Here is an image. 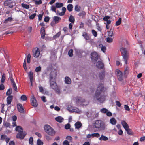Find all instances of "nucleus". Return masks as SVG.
Masks as SVG:
<instances>
[{"label": "nucleus", "mask_w": 145, "mask_h": 145, "mask_svg": "<svg viewBox=\"0 0 145 145\" xmlns=\"http://www.w3.org/2000/svg\"><path fill=\"white\" fill-rule=\"evenodd\" d=\"M57 74L56 70L54 69L51 72L50 77V87L54 89H56L57 85L55 81V78Z\"/></svg>", "instance_id": "nucleus-1"}, {"label": "nucleus", "mask_w": 145, "mask_h": 145, "mask_svg": "<svg viewBox=\"0 0 145 145\" xmlns=\"http://www.w3.org/2000/svg\"><path fill=\"white\" fill-rule=\"evenodd\" d=\"M93 125L94 128L98 129L101 130H104L105 128L104 122L100 120L95 121L93 123Z\"/></svg>", "instance_id": "nucleus-2"}, {"label": "nucleus", "mask_w": 145, "mask_h": 145, "mask_svg": "<svg viewBox=\"0 0 145 145\" xmlns=\"http://www.w3.org/2000/svg\"><path fill=\"white\" fill-rule=\"evenodd\" d=\"M120 50L122 56L123 57V59L125 64H127V61L129 56V53L127 50L126 48H121Z\"/></svg>", "instance_id": "nucleus-3"}, {"label": "nucleus", "mask_w": 145, "mask_h": 145, "mask_svg": "<svg viewBox=\"0 0 145 145\" xmlns=\"http://www.w3.org/2000/svg\"><path fill=\"white\" fill-rule=\"evenodd\" d=\"M44 129L46 132L49 135L53 136L55 134V131L49 125H45L44 127Z\"/></svg>", "instance_id": "nucleus-4"}, {"label": "nucleus", "mask_w": 145, "mask_h": 145, "mask_svg": "<svg viewBox=\"0 0 145 145\" xmlns=\"http://www.w3.org/2000/svg\"><path fill=\"white\" fill-rule=\"evenodd\" d=\"M103 85L102 83L99 84L95 93V96L97 98L96 100H100L99 99L97 98V97L99 96L101 93L103 91Z\"/></svg>", "instance_id": "nucleus-5"}, {"label": "nucleus", "mask_w": 145, "mask_h": 145, "mask_svg": "<svg viewBox=\"0 0 145 145\" xmlns=\"http://www.w3.org/2000/svg\"><path fill=\"white\" fill-rule=\"evenodd\" d=\"M115 74L116 75L118 80L121 81L123 79V74L122 72L119 70L116 69L115 72Z\"/></svg>", "instance_id": "nucleus-6"}, {"label": "nucleus", "mask_w": 145, "mask_h": 145, "mask_svg": "<svg viewBox=\"0 0 145 145\" xmlns=\"http://www.w3.org/2000/svg\"><path fill=\"white\" fill-rule=\"evenodd\" d=\"M32 52L33 53V57L37 58L39 56L40 54V51L38 48L36 47L33 49Z\"/></svg>", "instance_id": "nucleus-7"}, {"label": "nucleus", "mask_w": 145, "mask_h": 145, "mask_svg": "<svg viewBox=\"0 0 145 145\" xmlns=\"http://www.w3.org/2000/svg\"><path fill=\"white\" fill-rule=\"evenodd\" d=\"M76 103L78 106H82L87 105L89 103L88 100H76Z\"/></svg>", "instance_id": "nucleus-8"}, {"label": "nucleus", "mask_w": 145, "mask_h": 145, "mask_svg": "<svg viewBox=\"0 0 145 145\" xmlns=\"http://www.w3.org/2000/svg\"><path fill=\"white\" fill-rule=\"evenodd\" d=\"M91 57L93 61L96 62L98 59V54L95 52H93L91 53Z\"/></svg>", "instance_id": "nucleus-9"}, {"label": "nucleus", "mask_w": 145, "mask_h": 145, "mask_svg": "<svg viewBox=\"0 0 145 145\" xmlns=\"http://www.w3.org/2000/svg\"><path fill=\"white\" fill-rule=\"evenodd\" d=\"M26 134L27 133L26 132H23V131L17 133L16 135V137L18 138H19L21 139H23Z\"/></svg>", "instance_id": "nucleus-10"}, {"label": "nucleus", "mask_w": 145, "mask_h": 145, "mask_svg": "<svg viewBox=\"0 0 145 145\" xmlns=\"http://www.w3.org/2000/svg\"><path fill=\"white\" fill-rule=\"evenodd\" d=\"M67 109L69 111L77 113H79L81 112V111L78 108L75 107H70L68 106L67 108Z\"/></svg>", "instance_id": "nucleus-11"}, {"label": "nucleus", "mask_w": 145, "mask_h": 145, "mask_svg": "<svg viewBox=\"0 0 145 145\" xmlns=\"http://www.w3.org/2000/svg\"><path fill=\"white\" fill-rule=\"evenodd\" d=\"M4 4L5 6H8L10 8L13 7L12 5V2L11 0H8L5 1L4 3Z\"/></svg>", "instance_id": "nucleus-12"}, {"label": "nucleus", "mask_w": 145, "mask_h": 145, "mask_svg": "<svg viewBox=\"0 0 145 145\" xmlns=\"http://www.w3.org/2000/svg\"><path fill=\"white\" fill-rule=\"evenodd\" d=\"M17 108L19 112L21 113H24L25 111L24 109L21 104L20 103L17 104Z\"/></svg>", "instance_id": "nucleus-13"}, {"label": "nucleus", "mask_w": 145, "mask_h": 145, "mask_svg": "<svg viewBox=\"0 0 145 145\" xmlns=\"http://www.w3.org/2000/svg\"><path fill=\"white\" fill-rule=\"evenodd\" d=\"M96 66L98 68L101 69L103 68L104 65L102 61H98L97 63Z\"/></svg>", "instance_id": "nucleus-14"}, {"label": "nucleus", "mask_w": 145, "mask_h": 145, "mask_svg": "<svg viewBox=\"0 0 145 145\" xmlns=\"http://www.w3.org/2000/svg\"><path fill=\"white\" fill-rule=\"evenodd\" d=\"M40 33L41 38L44 39L45 37V33L44 29V27H42L40 29Z\"/></svg>", "instance_id": "nucleus-15"}, {"label": "nucleus", "mask_w": 145, "mask_h": 145, "mask_svg": "<svg viewBox=\"0 0 145 145\" xmlns=\"http://www.w3.org/2000/svg\"><path fill=\"white\" fill-rule=\"evenodd\" d=\"M53 20L54 22L56 23H58L59 22V21L61 20V18L58 16H55L53 18Z\"/></svg>", "instance_id": "nucleus-16"}, {"label": "nucleus", "mask_w": 145, "mask_h": 145, "mask_svg": "<svg viewBox=\"0 0 145 145\" xmlns=\"http://www.w3.org/2000/svg\"><path fill=\"white\" fill-rule=\"evenodd\" d=\"M82 36L86 40H88L90 39V37L89 35L86 32H84L83 33Z\"/></svg>", "instance_id": "nucleus-17"}, {"label": "nucleus", "mask_w": 145, "mask_h": 145, "mask_svg": "<svg viewBox=\"0 0 145 145\" xmlns=\"http://www.w3.org/2000/svg\"><path fill=\"white\" fill-rule=\"evenodd\" d=\"M121 124L125 130L129 128L128 124L124 121L123 120L121 121Z\"/></svg>", "instance_id": "nucleus-18"}, {"label": "nucleus", "mask_w": 145, "mask_h": 145, "mask_svg": "<svg viewBox=\"0 0 145 145\" xmlns=\"http://www.w3.org/2000/svg\"><path fill=\"white\" fill-rule=\"evenodd\" d=\"M74 125L76 128L79 129L82 127V124L80 122L78 121L75 123Z\"/></svg>", "instance_id": "nucleus-19"}, {"label": "nucleus", "mask_w": 145, "mask_h": 145, "mask_svg": "<svg viewBox=\"0 0 145 145\" xmlns=\"http://www.w3.org/2000/svg\"><path fill=\"white\" fill-rule=\"evenodd\" d=\"M105 76V72L104 71H102L99 74V78L101 80L104 79Z\"/></svg>", "instance_id": "nucleus-20"}, {"label": "nucleus", "mask_w": 145, "mask_h": 145, "mask_svg": "<svg viewBox=\"0 0 145 145\" xmlns=\"http://www.w3.org/2000/svg\"><path fill=\"white\" fill-rule=\"evenodd\" d=\"M117 123L116 120L114 118H112L110 120V123L112 125H115Z\"/></svg>", "instance_id": "nucleus-21"}, {"label": "nucleus", "mask_w": 145, "mask_h": 145, "mask_svg": "<svg viewBox=\"0 0 145 145\" xmlns=\"http://www.w3.org/2000/svg\"><path fill=\"white\" fill-rule=\"evenodd\" d=\"M65 82L66 84H70L71 83V80L69 77L66 76L65 78Z\"/></svg>", "instance_id": "nucleus-22"}, {"label": "nucleus", "mask_w": 145, "mask_h": 145, "mask_svg": "<svg viewBox=\"0 0 145 145\" xmlns=\"http://www.w3.org/2000/svg\"><path fill=\"white\" fill-rule=\"evenodd\" d=\"M55 119L56 121L59 123L62 122L63 120V118L59 116L55 118Z\"/></svg>", "instance_id": "nucleus-23"}, {"label": "nucleus", "mask_w": 145, "mask_h": 145, "mask_svg": "<svg viewBox=\"0 0 145 145\" xmlns=\"http://www.w3.org/2000/svg\"><path fill=\"white\" fill-rule=\"evenodd\" d=\"M67 9L69 12H71L72 10L73 6L72 4H69L67 6Z\"/></svg>", "instance_id": "nucleus-24"}, {"label": "nucleus", "mask_w": 145, "mask_h": 145, "mask_svg": "<svg viewBox=\"0 0 145 145\" xmlns=\"http://www.w3.org/2000/svg\"><path fill=\"white\" fill-rule=\"evenodd\" d=\"M108 139V138L107 137L102 135L101 136V137L99 138V140L101 141H106Z\"/></svg>", "instance_id": "nucleus-25"}, {"label": "nucleus", "mask_w": 145, "mask_h": 145, "mask_svg": "<svg viewBox=\"0 0 145 145\" xmlns=\"http://www.w3.org/2000/svg\"><path fill=\"white\" fill-rule=\"evenodd\" d=\"M39 90L40 92L43 93H48V92L46 91L45 89H44L43 87L42 86H40L39 87Z\"/></svg>", "instance_id": "nucleus-26"}, {"label": "nucleus", "mask_w": 145, "mask_h": 145, "mask_svg": "<svg viewBox=\"0 0 145 145\" xmlns=\"http://www.w3.org/2000/svg\"><path fill=\"white\" fill-rule=\"evenodd\" d=\"M31 105L35 107H36L37 106V100H31Z\"/></svg>", "instance_id": "nucleus-27"}, {"label": "nucleus", "mask_w": 145, "mask_h": 145, "mask_svg": "<svg viewBox=\"0 0 145 145\" xmlns=\"http://www.w3.org/2000/svg\"><path fill=\"white\" fill-rule=\"evenodd\" d=\"M68 20L70 22H71L72 23H73L75 21V19L72 15H71L70 16Z\"/></svg>", "instance_id": "nucleus-28"}, {"label": "nucleus", "mask_w": 145, "mask_h": 145, "mask_svg": "<svg viewBox=\"0 0 145 145\" xmlns=\"http://www.w3.org/2000/svg\"><path fill=\"white\" fill-rule=\"evenodd\" d=\"M15 130L16 131L18 132V133L23 131V129L22 127L19 126H17L16 127Z\"/></svg>", "instance_id": "nucleus-29"}, {"label": "nucleus", "mask_w": 145, "mask_h": 145, "mask_svg": "<svg viewBox=\"0 0 145 145\" xmlns=\"http://www.w3.org/2000/svg\"><path fill=\"white\" fill-rule=\"evenodd\" d=\"M55 6L57 8H60L63 6V5L62 3L57 2L55 4Z\"/></svg>", "instance_id": "nucleus-30"}, {"label": "nucleus", "mask_w": 145, "mask_h": 145, "mask_svg": "<svg viewBox=\"0 0 145 145\" xmlns=\"http://www.w3.org/2000/svg\"><path fill=\"white\" fill-rule=\"evenodd\" d=\"M125 130L126 131L127 134L129 135H133V133L131 130L129 128L126 129Z\"/></svg>", "instance_id": "nucleus-31"}, {"label": "nucleus", "mask_w": 145, "mask_h": 145, "mask_svg": "<svg viewBox=\"0 0 145 145\" xmlns=\"http://www.w3.org/2000/svg\"><path fill=\"white\" fill-rule=\"evenodd\" d=\"M31 57V56L30 54H29L26 57L27 61L28 63H29L30 62Z\"/></svg>", "instance_id": "nucleus-32"}, {"label": "nucleus", "mask_w": 145, "mask_h": 145, "mask_svg": "<svg viewBox=\"0 0 145 145\" xmlns=\"http://www.w3.org/2000/svg\"><path fill=\"white\" fill-rule=\"evenodd\" d=\"M21 5L22 7L26 9H28L29 8V5L27 4L22 3Z\"/></svg>", "instance_id": "nucleus-33"}, {"label": "nucleus", "mask_w": 145, "mask_h": 145, "mask_svg": "<svg viewBox=\"0 0 145 145\" xmlns=\"http://www.w3.org/2000/svg\"><path fill=\"white\" fill-rule=\"evenodd\" d=\"M121 18H119L118 20L116 22V26H118L119 25L121 22Z\"/></svg>", "instance_id": "nucleus-34"}, {"label": "nucleus", "mask_w": 145, "mask_h": 145, "mask_svg": "<svg viewBox=\"0 0 145 145\" xmlns=\"http://www.w3.org/2000/svg\"><path fill=\"white\" fill-rule=\"evenodd\" d=\"M73 50L72 49L68 51V54L70 57H72L73 55Z\"/></svg>", "instance_id": "nucleus-35"}, {"label": "nucleus", "mask_w": 145, "mask_h": 145, "mask_svg": "<svg viewBox=\"0 0 145 145\" xmlns=\"http://www.w3.org/2000/svg\"><path fill=\"white\" fill-rule=\"evenodd\" d=\"M12 84V87L13 88L14 90V91H16L17 90V87L16 86V84L15 82L11 83Z\"/></svg>", "instance_id": "nucleus-36"}, {"label": "nucleus", "mask_w": 145, "mask_h": 145, "mask_svg": "<svg viewBox=\"0 0 145 145\" xmlns=\"http://www.w3.org/2000/svg\"><path fill=\"white\" fill-rule=\"evenodd\" d=\"M5 74H3L2 76V77L1 78V82L2 83H4L5 80Z\"/></svg>", "instance_id": "nucleus-37"}, {"label": "nucleus", "mask_w": 145, "mask_h": 145, "mask_svg": "<svg viewBox=\"0 0 145 145\" xmlns=\"http://www.w3.org/2000/svg\"><path fill=\"white\" fill-rule=\"evenodd\" d=\"M12 89L11 88L9 89L6 92V94L8 96L10 95L12 93Z\"/></svg>", "instance_id": "nucleus-38"}, {"label": "nucleus", "mask_w": 145, "mask_h": 145, "mask_svg": "<svg viewBox=\"0 0 145 145\" xmlns=\"http://www.w3.org/2000/svg\"><path fill=\"white\" fill-rule=\"evenodd\" d=\"M108 111V109L105 108H103L100 110V112L103 113H106Z\"/></svg>", "instance_id": "nucleus-39"}, {"label": "nucleus", "mask_w": 145, "mask_h": 145, "mask_svg": "<svg viewBox=\"0 0 145 145\" xmlns=\"http://www.w3.org/2000/svg\"><path fill=\"white\" fill-rule=\"evenodd\" d=\"M12 20V17H9L8 18L5 20L4 22L7 23L8 21L11 22Z\"/></svg>", "instance_id": "nucleus-40"}, {"label": "nucleus", "mask_w": 145, "mask_h": 145, "mask_svg": "<svg viewBox=\"0 0 145 145\" xmlns=\"http://www.w3.org/2000/svg\"><path fill=\"white\" fill-rule=\"evenodd\" d=\"M91 135L92 136V137H96L97 138L98 137L100 136V135L99 133H93L91 134Z\"/></svg>", "instance_id": "nucleus-41"}, {"label": "nucleus", "mask_w": 145, "mask_h": 145, "mask_svg": "<svg viewBox=\"0 0 145 145\" xmlns=\"http://www.w3.org/2000/svg\"><path fill=\"white\" fill-rule=\"evenodd\" d=\"M50 10L52 11L53 12H56V8L57 7L55 6H52L51 7Z\"/></svg>", "instance_id": "nucleus-42"}, {"label": "nucleus", "mask_w": 145, "mask_h": 145, "mask_svg": "<svg viewBox=\"0 0 145 145\" xmlns=\"http://www.w3.org/2000/svg\"><path fill=\"white\" fill-rule=\"evenodd\" d=\"M61 35V32H59L57 33L55 35H54L53 37V38L55 39L58 37L60 36Z\"/></svg>", "instance_id": "nucleus-43"}, {"label": "nucleus", "mask_w": 145, "mask_h": 145, "mask_svg": "<svg viewBox=\"0 0 145 145\" xmlns=\"http://www.w3.org/2000/svg\"><path fill=\"white\" fill-rule=\"evenodd\" d=\"M37 145H43V143L42 141L39 139L37 140Z\"/></svg>", "instance_id": "nucleus-44"}, {"label": "nucleus", "mask_w": 145, "mask_h": 145, "mask_svg": "<svg viewBox=\"0 0 145 145\" xmlns=\"http://www.w3.org/2000/svg\"><path fill=\"white\" fill-rule=\"evenodd\" d=\"M80 7L78 6L77 5H76L75 7V10L77 12H79L80 11Z\"/></svg>", "instance_id": "nucleus-45"}, {"label": "nucleus", "mask_w": 145, "mask_h": 145, "mask_svg": "<svg viewBox=\"0 0 145 145\" xmlns=\"http://www.w3.org/2000/svg\"><path fill=\"white\" fill-rule=\"evenodd\" d=\"M29 143L30 144L32 145L33 144V138L32 137H30L29 138Z\"/></svg>", "instance_id": "nucleus-46"}, {"label": "nucleus", "mask_w": 145, "mask_h": 145, "mask_svg": "<svg viewBox=\"0 0 145 145\" xmlns=\"http://www.w3.org/2000/svg\"><path fill=\"white\" fill-rule=\"evenodd\" d=\"M41 67L40 66H39L37 67L35 69V71L36 72H39L40 71H41Z\"/></svg>", "instance_id": "nucleus-47"}, {"label": "nucleus", "mask_w": 145, "mask_h": 145, "mask_svg": "<svg viewBox=\"0 0 145 145\" xmlns=\"http://www.w3.org/2000/svg\"><path fill=\"white\" fill-rule=\"evenodd\" d=\"M63 30L64 32L65 33L66 35H67L68 33V28L66 27H64L63 29Z\"/></svg>", "instance_id": "nucleus-48"}, {"label": "nucleus", "mask_w": 145, "mask_h": 145, "mask_svg": "<svg viewBox=\"0 0 145 145\" xmlns=\"http://www.w3.org/2000/svg\"><path fill=\"white\" fill-rule=\"evenodd\" d=\"M20 100H27V98L25 95H22L20 98Z\"/></svg>", "instance_id": "nucleus-49"}, {"label": "nucleus", "mask_w": 145, "mask_h": 145, "mask_svg": "<svg viewBox=\"0 0 145 145\" xmlns=\"http://www.w3.org/2000/svg\"><path fill=\"white\" fill-rule=\"evenodd\" d=\"M92 33L93 35L95 37H96L97 36V33L96 31L94 30L93 29L92 30Z\"/></svg>", "instance_id": "nucleus-50"}, {"label": "nucleus", "mask_w": 145, "mask_h": 145, "mask_svg": "<svg viewBox=\"0 0 145 145\" xmlns=\"http://www.w3.org/2000/svg\"><path fill=\"white\" fill-rule=\"evenodd\" d=\"M36 15V13H34L33 14L31 15L29 17V18L30 19H33L34 18Z\"/></svg>", "instance_id": "nucleus-51"}, {"label": "nucleus", "mask_w": 145, "mask_h": 145, "mask_svg": "<svg viewBox=\"0 0 145 145\" xmlns=\"http://www.w3.org/2000/svg\"><path fill=\"white\" fill-rule=\"evenodd\" d=\"M71 125L69 123H67L65 125V128L66 129H68L70 128Z\"/></svg>", "instance_id": "nucleus-52"}, {"label": "nucleus", "mask_w": 145, "mask_h": 145, "mask_svg": "<svg viewBox=\"0 0 145 145\" xmlns=\"http://www.w3.org/2000/svg\"><path fill=\"white\" fill-rule=\"evenodd\" d=\"M85 15V13L84 11H82L80 13L78 14V15L80 17H83Z\"/></svg>", "instance_id": "nucleus-53"}, {"label": "nucleus", "mask_w": 145, "mask_h": 145, "mask_svg": "<svg viewBox=\"0 0 145 145\" xmlns=\"http://www.w3.org/2000/svg\"><path fill=\"white\" fill-rule=\"evenodd\" d=\"M23 67L25 70H26L27 69L26 65V61L25 59L24 60V61L23 64Z\"/></svg>", "instance_id": "nucleus-54"}, {"label": "nucleus", "mask_w": 145, "mask_h": 145, "mask_svg": "<svg viewBox=\"0 0 145 145\" xmlns=\"http://www.w3.org/2000/svg\"><path fill=\"white\" fill-rule=\"evenodd\" d=\"M110 17L109 16H105L103 18V19L104 21H106L108 20V19H110Z\"/></svg>", "instance_id": "nucleus-55"}, {"label": "nucleus", "mask_w": 145, "mask_h": 145, "mask_svg": "<svg viewBox=\"0 0 145 145\" xmlns=\"http://www.w3.org/2000/svg\"><path fill=\"white\" fill-rule=\"evenodd\" d=\"M35 4L36 5H40L42 3V0H39V1H35Z\"/></svg>", "instance_id": "nucleus-56"}, {"label": "nucleus", "mask_w": 145, "mask_h": 145, "mask_svg": "<svg viewBox=\"0 0 145 145\" xmlns=\"http://www.w3.org/2000/svg\"><path fill=\"white\" fill-rule=\"evenodd\" d=\"M28 75L29 78L33 77V73L32 71H30L29 72Z\"/></svg>", "instance_id": "nucleus-57"}, {"label": "nucleus", "mask_w": 145, "mask_h": 145, "mask_svg": "<svg viewBox=\"0 0 145 145\" xmlns=\"http://www.w3.org/2000/svg\"><path fill=\"white\" fill-rule=\"evenodd\" d=\"M113 31L112 30H110V31L108 32V36L110 37H112L113 36Z\"/></svg>", "instance_id": "nucleus-58"}, {"label": "nucleus", "mask_w": 145, "mask_h": 145, "mask_svg": "<svg viewBox=\"0 0 145 145\" xmlns=\"http://www.w3.org/2000/svg\"><path fill=\"white\" fill-rule=\"evenodd\" d=\"M43 15V13L42 14H40L38 15V20L39 21H40L41 20L42 17Z\"/></svg>", "instance_id": "nucleus-59"}, {"label": "nucleus", "mask_w": 145, "mask_h": 145, "mask_svg": "<svg viewBox=\"0 0 145 145\" xmlns=\"http://www.w3.org/2000/svg\"><path fill=\"white\" fill-rule=\"evenodd\" d=\"M112 40L113 39L112 38L109 37H108L107 38V41L108 42L111 43L112 42Z\"/></svg>", "instance_id": "nucleus-60"}, {"label": "nucleus", "mask_w": 145, "mask_h": 145, "mask_svg": "<svg viewBox=\"0 0 145 145\" xmlns=\"http://www.w3.org/2000/svg\"><path fill=\"white\" fill-rule=\"evenodd\" d=\"M124 108L125 110L129 111L130 110V108L127 105H124Z\"/></svg>", "instance_id": "nucleus-61"}, {"label": "nucleus", "mask_w": 145, "mask_h": 145, "mask_svg": "<svg viewBox=\"0 0 145 145\" xmlns=\"http://www.w3.org/2000/svg\"><path fill=\"white\" fill-rule=\"evenodd\" d=\"M66 138L67 140H68L69 141H72V137L71 136H67L66 137Z\"/></svg>", "instance_id": "nucleus-62"}, {"label": "nucleus", "mask_w": 145, "mask_h": 145, "mask_svg": "<svg viewBox=\"0 0 145 145\" xmlns=\"http://www.w3.org/2000/svg\"><path fill=\"white\" fill-rule=\"evenodd\" d=\"M63 145H69L68 141L67 140H65L63 141Z\"/></svg>", "instance_id": "nucleus-63"}, {"label": "nucleus", "mask_w": 145, "mask_h": 145, "mask_svg": "<svg viewBox=\"0 0 145 145\" xmlns=\"http://www.w3.org/2000/svg\"><path fill=\"white\" fill-rule=\"evenodd\" d=\"M116 103L117 106L118 107H120L121 106V103L119 101L116 100Z\"/></svg>", "instance_id": "nucleus-64"}]
</instances>
